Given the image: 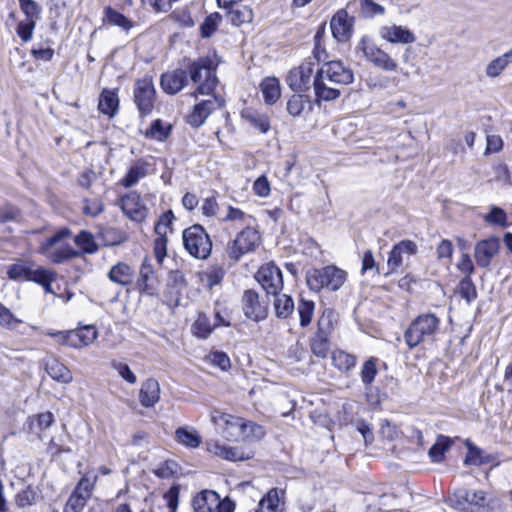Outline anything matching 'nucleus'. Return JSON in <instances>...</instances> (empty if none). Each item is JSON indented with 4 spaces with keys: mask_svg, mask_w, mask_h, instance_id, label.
<instances>
[{
    "mask_svg": "<svg viewBox=\"0 0 512 512\" xmlns=\"http://www.w3.org/2000/svg\"><path fill=\"white\" fill-rule=\"evenodd\" d=\"M324 80L344 86L353 82L354 74L341 61H329L321 66L313 81L315 95L318 100L332 101L340 96V89L325 86Z\"/></svg>",
    "mask_w": 512,
    "mask_h": 512,
    "instance_id": "nucleus-1",
    "label": "nucleus"
},
{
    "mask_svg": "<svg viewBox=\"0 0 512 512\" xmlns=\"http://www.w3.org/2000/svg\"><path fill=\"white\" fill-rule=\"evenodd\" d=\"M451 505L465 512H505L506 507L496 496L487 497L485 491L459 488L450 497Z\"/></svg>",
    "mask_w": 512,
    "mask_h": 512,
    "instance_id": "nucleus-2",
    "label": "nucleus"
},
{
    "mask_svg": "<svg viewBox=\"0 0 512 512\" xmlns=\"http://www.w3.org/2000/svg\"><path fill=\"white\" fill-rule=\"evenodd\" d=\"M440 318L433 313H424L416 317L404 333V339L410 349L422 343H433L440 330Z\"/></svg>",
    "mask_w": 512,
    "mask_h": 512,
    "instance_id": "nucleus-3",
    "label": "nucleus"
},
{
    "mask_svg": "<svg viewBox=\"0 0 512 512\" xmlns=\"http://www.w3.org/2000/svg\"><path fill=\"white\" fill-rule=\"evenodd\" d=\"M219 424L222 426L223 436L230 441H257L265 435L262 426L231 414H221Z\"/></svg>",
    "mask_w": 512,
    "mask_h": 512,
    "instance_id": "nucleus-4",
    "label": "nucleus"
},
{
    "mask_svg": "<svg viewBox=\"0 0 512 512\" xmlns=\"http://www.w3.org/2000/svg\"><path fill=\"white\" fill-rule=\"evenodd\" d=\"M347 280V272L335 265L310 269L306 273V283L311 291L320 292L326 289L338 291Z\"/></svg>",
    "mask_w": 512,
    "mask_h": 512,
    "instance_id": "nucleus-5",
    "label": "nucleus"
},
{
    "mask_svg": "<svg viewBox=\"0 0 512 512\" xmlns=\"http://www.w3.org/2000/svg\"><path fill=\"white\" fill-rule=\"evenodd\" d=\"M70 236V229H60L53 236L47 238L40 244L39 252L55 264H60L78 257L80 255L78 251H76L71 245L62 243L65 238Z\"/></svg>",
    "mask_w": 512,
    "mask_h": 512,
    "instance_id": "nucleus-6",
    "label": "nucleus"
},
{
    "mask_svg": "<svg viewBox=\"0 0 512 512\" xmlns=\"http://www.w3.org/2000/svg\"><path fill=\"white\" fill-rule=\"evenodd\" d=\"M188 73L192 82L197 85V94L210 95L217 86L215 67H213L212 60L207 57L190 62Z\"/></svg>",
    "mask_w": 512,
    "mask_h": 512,
    "instance_id": "nucleus-7",
    "label": "nucleus"
},
{
    "mask_svg": "<svg viewBox=\"0 0 512 512\" xmlns=\"http://www.w3.org/2000/svg\"><path fill=\"white\" fill-rule=\"evenodd\" d=\"M186 251L198 259H206L212 251V241L206 230L199 224L186 228L182 233Z\"/></svg>",
    "mask_w": 512,
    "mask_h": 512,
    "instance_id": "nucleus-8",
    "label": "nucleus"
},
{
    "mask_svg": "<svg viewBox=\"0 0 512 512\" xmlns=\"http://www.w3.org/2000/svg\"><path fill=\"white\" fill-rule=\"evenodd\" d=\"M356 51L361 52L368 62L383 71H395L398 67L396 60L379 48L368 36H363L360 39Z\"/></svg>",
    "mask_w": 512,
    "mask_h": 512,
    "instance_id": "nucleus-9",
    "label": "nucleus"
},
{
    "mask_svg": "<svg viewBox=\"0 0 512 512\" xmlns=\"http://www.w3.org/2000/svg\"><path fill=\"white\" fill-rule=\"evenodd\" d=\"M260 244L259 232L246 226L237 234L228 245L227 253L231 260L238 261L243 255L253 252Z\"/></svg>",
    "mask_w": 512,
    "mask_h": 512,
    "instance_id": "nucleus-10",
    "label": "nucleus"
},
{
    "mask_svg": "<svg viewBox=\"0 0 512 512\" xmlns=\"http://www.w3.org/2000/svg\"><path fill=\"white\" fill-rule=\"evenodd\" d=\"M134 102L142 116L152 112L155 102V88L149 76L138 79L134 88Z\"/></svg>",
    "mask_w": 512,
    "mask_h": 512,
    "instance_id": "nucleus-11",
    "label": "nucleus"
},
{
    "mask_svg": "<svg viewBox=\"0 0 512 512\" xmlns=\"http://www.w3.org/2000/svg\"><path fill=\"white\" fill-rule=\"evenodd\" d=\"M255 279L267 295L276 296L283 289L282 272L273 263L261 266L255 274Z\"/></svg>",
    "mask_w": 512,
    "mask_h": 512,
    "instance_id": "nucleus-12",
    "label": "nucleus"
},
{
    "mask_svg": "<svg viewBox=\"0 0 512 512\" xmlns=\"http://www.w3.org/2000/svg\"><path fill=\"white\" fill-rule=\"evenodd\" d=\"M51 336H56L63 345L73 348H81L93 343L97 338V331L94 326L87 325L76 330L68 331L67 333H54Z\"/></svg>",
    "mask_w": 512,
    "mask_h": 512,
    "instance_id": "nucleus-13",
    "label": "nucleus"
},
{
    "mask_svg": "<svg viewBox=\"0 0 512 512\" xmlns=\"http://www.w3.org/2000/svg\"><path fill=\"white\" fill-rule=\"evenodd\" d=\"M418 252L417 244L412 240H402L395 244L389 253L387 259L388 271L384 273L388 276L395 273L410 256Z\"/></svg>",
    "mask_w": 512,
    "mask_h": 512,
    "instance_id": "nucleus-14",
    "label": "nucleus"
},
{
    "mask_svg": "<svg viewBox=\"0 0 512 512\" xmlns=\"http://www.w3.org/2000/svg\"><path fill=\"white\" fill-rule=\"evenodd\" d=\"M242 308L244 315L256 322L264 320L268 315V303L260 300L259 294L253 289L244 291Z\"/></svg>",
    "mask_w": 512,
    "mask_h": 512,
    "instance_id": "nucleus-15",
    "label": "nucleus"
},
{
    "mask_svg": "<svg viewBox=\"0 0 512 512\" xmlns=\"http://www.w3.org/2000/svg\"><path fill=\"white\" fill-rule=\"evenodd\" d=\"M224 104V99L215 95L209 99L202 100L193 107L192 112L188 115V124L195 128L200 127L214 110L223 107Z\"/></svg>",
    "mask_w": 512,
    "mask_h": 512,
    "instance_id": "nucleus-16",
    "label": "nucleus"
},
{
    "mask_svg": "<svg viewBox=\"0 0 512 512\" xmlns=\"http://www.w3.org/2000/svg\"><path fill=\"white\" fill-rule=\"evenodd\" d=\"M354 18L346 10L341 9L331 18L330 28L337 42H347L353 35Z\"/></svg>",
    "mask_w": 512,
    "mask_h": 512,
    "instance_id": "nucleus-17",
    "label": "nucleus"
},
{
    "mask_svg": "<svg viewBox=\"0 0 512 512\" xmlns=\"http://www.w3.org/2000/svg\"><path fill=\"white\" fill-rule=\"evenodd\" d=\"M159 287V280L156 276L152 264L144 259L139 270L138 278L135 282V288L141 294L154 296Z\"/></svg>",
    "mask_w": 512,
    "mask_h": 512,
    "instance_id": "nucleus-18",
    "label": "nucleus"
},
{
    "mask_svg": "<svg viewBox=\"0 0 512 512\" xmlns=\"http://www.w3.org/2000/svg\"><path fill=\"white\" fill-rule=\"evenodd\" d=\"M500 240L497 237H490L479 241L474 249V258L479 267L486 268L492 259L498 254Z\"/></svg>",
    "mask_w": 512,
    "mask_h": 512,
    "instance_id": "nucleus-19",
    "label": "nucleus"
},
{
    "mask_svg": "<svg viewBox=\"0 0 512 512\" xmlns=\"http://www.w3.org/2000/svg\"><path fill=\"white\" fill-rule=\"evenodd\" d=\"M312 73L311 64L301 65L289 72L286 82L295 92L307 91L310 88Z\"/></svg>",
    "mask_w": 512,
    "mask_h": 512,
    "instance_id": "nucleus-20",
    "label": "nucleus"
},
{
    "mask_svg": "<svg viewBox=\"0 0 512 512\" xmlns=\"http://www.w3.org/2000/svg\"><path fill=\"white\" fill-rule=\"evenodd\" d=\"M160 84L166 93L175 95L188 84L187 71L183 69H175L173 71L163 73Z\"/></svg>",
    "mask_w": 512,
    "mask_h": 512,
    "instance_id": "nucleus-21",
    "label": "nucleus"
},
{
    "mask_svg": "<svg viewBox=\"0 0 512 512\" xmlns=\"http://www.w3.org/2000/svg\"><path fill=\"white\" fill-rule=\"evenodd\" d=\"M123 212L133 221H142L146 217V208L140 202V195L130 192L121 198Z\"/></svg>",
    "mask_w": 512,
    "mask_h": 512,
    "instance_id": "nucleus-22",
    "label": "nucleus"
},
{
    "mask_svg": "<svg viewBox=\"0 0 512 512\" xmlns=\"http://www.w3.org/2000/svg\"><path fill=\"white\" fill-rule=\"evenodd\" d=\"M208 451L229 461H242L252 457L251 452H244L238 447H231L217 441L208 443Z\"/></svg>",
    "mask_w": 512,
    "mask_h": 512,
    "instance_id": "nucleus-23",
    "label": "nucleus"
},
{
    "mask_svg": "<svg viewBox=\"0 0 512 512\" xmlns=\"http://www.w3.org/2000/svg\"><path fill=\"white\" fill-rule=\"evenodd\" d=\"M380 35L390 43L410 44L416 41V37L411 30L397 25L382 27Z\"/></svg>",
    "mask_w": 512,
    "mask_h": 512,
    "instance_id": "nucleus-24",
    "label": "nucleus"
},
{
    "mask_svg": "<svg viewBox=\"0 0 512 512\" xmlns=\"http://www.w3.org/2000/svg\"><path fill=\"white\" fill-rule=\"evenodd\" d=\"M134 276V269L125 262L116 263L110 268L107 274V277L111 282L122 287L131 285L133 283Z\"/></svg>",
    "mask_w": 512,
    "mask_h": 512,
    "instance_id": "nucleus-25",
    "label": "nucleus"
},
{
    "mask_svg": "<svg viewBox=\"0 0 512 512\" xmlns=\"http://www.w3.org/2000/svg\"><path fill=\"white\" fill-rule=\"evenodd\" d=\"M160 399V385L157 380L149 378L141 385L139 400L146 408L153 407Z\"/></svg>",
    "mask_w": 512,
    "mask_h": 512,
    "instance_id": "nucleus-26",
    "label": "nucleus"
},
{
    "mask_svg": "<svg viewBox=\"0 0 512 512\" xmlns=\"http://www.w3.org/2000/svg\"><path fill=\"white\" fill-rule=\"evenodd\" d=\"M218 505L219 495L212 490L200 492L192 501L195 512H214Z\"/></svg>",
    "mask_w": 512,
    "mask_h": 512,
    "instance_id": "nucleus-27",
    "label": "nucleus"
},
{
    "mask_svg": "<svg viewBox=\"0 0 512 512\" xmlns=\"http://www.w3.org/2000/svg\"><path fill=\"white\" fill-rule=\"evenodd\" d=\"M0 326L12 330L17 331L21 334H26L29 328H33L32 326L25 325L21 319L15 317V315L11 312L9 308L4 306L0 302Z\"/></svg>",
    "mask_w": 512,
    "mask_h": 512,
    "instance_id": "nucleus-28",
    "label": "nucleus"
},
{
    "mask_svg": "<svg viewBox=\"0 0 512 512\" xmlns=\"http://www.w3.org/2000/svg\"><path fill=\"white\" fill-rule=\"evenodd\" d=\"M241 117L261 133H267L270 129V121L268 116L253 108L243 109L241 111Z\"/></svg>",
    "mask_w": 512,
    "mask_h": 512,
    "instance_id": "nucleus-29",
    "label": "nucleus"
},
{
    "mask_svg": "<svg viewBox=\"0 0 512 512\" xmlns=\"http://www.w3.org/2000/svg\"><path fill=\"white\" fill-rule=\"evenodd\" d=\"M119 107V98L115 90L104 89L99 97L98 109L101 113L113 117Z\"/></svg>",
    "mask_w": 512,
    "mask_h": 512,
    "instance_id": "nucleus-30",
    "label": "nucleus"
},
{
    "mask_svg": "<svg viewBox=\"0 0 512 512\" xmlns=\"http://www.w3.org/2000/svg\"><path fill=\"white\" fill-rule=\"evenodd\" d=\"M46 371L52 379L64 384L70 383L73 379L71 371L57 359L47 361Z\"/></svg>",
    "mask_w": 512,
    "mask_h": 512,
    "instance_id": "nucleus-31",
    "label": "nucleus"
},
{
    "mask_svg": "<svg viewBox=\"0 0 512 512\" xmlns=\"http://www.w3.org/2000/svg\"><path fill=\"white\" fill-rule=\"evenodd\" d=\"M261 91L266 104L277 102L281 95L280 82L275 77H267L261 82Z\"/></svg>",
    "mask_w": 512,
    "mask_h": 512,
    "instance_id": "nucleus-32",
    "label": "nucleus"
},
{
    "mask_svg": "<svg viewBox=\"0 0 512 512\" xmlns=\"http://www.w3.org/2000/svg\"><path fill=\"white\" fill-rule=\"evenodd\" d=\"M332 363L342 373H348L355 368L357 358L344 350H335L332 352Z\"/></svg>",
    "mask_w": 512,
    "mask_h": 512,
    "instance_id": "nucleus-33",
    "label": "nucleus"
},
{
    "mask_svg": "<svg viewBox=\"0 0 512 512\" xmlns=\"http://www.w3.org/2000/svg\"><path fill=\"white\" fill-rule=\"evenodd\" d=\"M227 19L232 25L239 27L242 24L252 22L253 11L246 5L231 7L227 12Z\"/></svg>",
    "mask_w": 512,
    "mask_h": 512,
    "instance_id": "nucleus-34",
    "label": "nucleus"
},
{
    "mask_svg": "<svg viewBox=\"0 0 512 512\" xmlns=\"http://www.w3.org/2000/svg\"><path fill=\"white\" fill-rule=\"evenodd\" d=\"M104 21L113 26H118L126 32L134 27V23L124 14L108 6L104 9Z\"/></svg>",
    "mask_w": 512,
    "mask_h": 512,
    "instance_id": "nucleus-35",
    "label": "nucleus"
},
{
    "mask_svg": "<svg viewBox=\"0 0 512 512\" xmlns=\"http://www.w3.org/2000/svg\"><path fill=\"white\" fill-rule=\"evenodd\" d=\"M337 323V315L334 310L325 309L317 321L316 334L330 336Z\"/></svg>",
    "mask_w": 512,
    "mask_h": 512,
    "instance_id": "nucleus-36",
    "label": "nucleus"
},
{
    "mask_svg": "<svg viewBox=\"0 0 512 512\" xmlns=\"http://www.w3.org/2000/svg\"><path fill=\"white\" fill-rule=\"evenodd\" d=\"M147 168L148 165L146 163L137 162L129 168L126 176L122 179L121 184L126 188L136 185L139 180L148 174Z\"/></svg>",
    "mask_w": 512,
    "mask_h": 512,
    "instance_id": "nucleus-37",
    "label": "nucleus"
},
{
    "mask_svg": "<svg viewBox=\"0 0 512 512\" xmlns=\"http://www.w3.org/2000/svg\"><path fill=\"white\" fill-rule=\"evenodd\" d=\"M39 495L37 491L30 485L18 491L14 496V504L20 508L25 509L37 503Z\"/></svg>",
    "mask_w": 512,
    "mask_h": 512,
    "instance_id": "nucleus-38",
    "label": "nucleus"
},
{
    "mask_svg": "<svg viewBox=\"0 0 512 512\" xmlns=\"http://www.w3.org/2000/svg\"><path fill=\"white\" fill-rule=\"evenodd\" d=\"M274 297V310L276 317L281 319L288 318L294 311L293 299L289 295L279 293Z\"/></svg>",
    "mask_w": 512,
    "mask_h": 512,
    "instance_id": "nucleus-39",
    "label": "nucleus"
},
{
    "mask_svg": "<svg viewBox=\"0 0 512 512\" xmlns=\"http://www.w3.org/2000/svg\"><path fill=\"white\" fill-rule=\"evenodd\" d=\"M453 441L444 435L438 436L436 442L429 449V457L435 463H439L444 459L445 452L452 446Z\"/></svg>",
    "mask_w": 512,
    "mask_h": 512,
    "instance_id": "nucleus-40",
    "label": "nucleus"
},
{
    "mask_svg": "<svg viewBox=\"0 0 512 512\" xmlns=\"http://www.w3.org/2000/svg\"><path fill=\"white\" fill-rule=\"evenodd\" d=\"M252 217L239 208H235L231 205L227 207L226 214L221 217L222 222H233L236 226L246 227L250 226Z\"/></svg>",
    "mask_w": 512,
    "mask_h": 512,
    "instance_id": "nucleus-41",
    "label": "nucleus"
},
{
    "mask_svg": "<svg viewBox=\"0 0 512 512\" xmlns=\"http://www.w3.org/2000/svg\"><path fill=\"white\" fill-rule=\"evenodd\" d=\"M310 349L318 358H326L330 351V336L314 334L310 339Z\"/></svg>",
    "mask_w": 512,
    "mask_h": 512,
    "instance_id": "nucleus-42",
    "label": "nucleus"
},
{
    "mask_svg": "<svg viewBox=\"0 0 512 512\" xmlns=\"http://www.w3.org/2000/svg\"><path fill=\"white\" fill-rule=\"evenodd\" d=\"M510 58H512V49L503 54L502 56L492 60L486 66V75L490 78H495L499 76L502 73V71L508 66Z\"/></svg>",
    "mask_w": 512,
    "mask_h": 512,
    "instance_id": "nucleus-43",
    "label": "nucleus"
},
{
    "mask_svg": "<svg viewBox=\"0 0 512 512\" xmlns=\"http://www.w3.org/2000/svg\"><path fill=\"white\" fill-rule=\"evenodd\" d=\"M96 480V475L92 479H90L88 476L82 477L78 482L77 486L75 487V489L73 490L72 495L79 497V499H82L84 501H88L92 496Z\"/></svg>",
    "mask_w": 512,
    "mask_h": 512,
    "instance_id": "nucleus-44",
    "label": "nucleus"
},
{
    "mask_svg": "<svg viewBox=\"0 0 512 512\" xmlns=\"http://www.w3.org/2000/svg\"><path fill=\"white\" fill-rule=\"evenodd\" d=\"M175 438L180 443L189 448H196L201 443V437L194 430L180 427L175 432Z\"/></svg>",
    "mask_w": 512,
    "mask_h": 512,
    "instance_id": "nucleus-45",
    "label": "nucleus"
},
{
    "mask_svg": "<svg viewBox=\"0 0 512 512\" xmlns=\"http://www.w3.org/2000/svg\"><path fill=\"white\" fill-rule=\"evenodd\" d=\"M279 502L278 490L273 488L259 501L258 509L255 512H277Z\"/></svg>",
    "mask_w": 512,
    "mask_h": 512,
    "instance_id": "nucleus-46",
    "label": "nucleus"
},
{
    "mask_svg": "<svg viewBox=\"0 0 512 512\" xmlns=\"http://www.w3.org/2000/svg\"><path fill=\"white\" fill-rule=\"evenodd\" d=\"M315 303L311 300L301 298L298 302L297 313L300 319V326L307 327L313 318Z\"/></svg>",
    "mask_w": 512,
    "mask_h": 512,
    "instance_id": "nucleus-47",
    "label": "nucleus"
},
{
    "mask_svg": "<svg viewBox=\"0 0 512 512\" xmlns=\"http://www.w3.org/2000/svg\"><path fill=\"white\" fill-rule=\"evenodd\" d=\"M457 292L461 298L465 299L467 304H470L477 298V290L471 277H464L457 286Z\"/></svg>",
    "mask_w": 512,
    "mask_h": 512,
    "instance_id": "nucleus-48",
    "label": "nucleus"
},
{
    "mask_svg": "<svg viewBox=\"0 0 512 512\" xmlns=\"http://www.w3.org/2000/svg\"><path fill=\"white\" fill-rule=\"evenodd\" d=\"M222 21V15L218 12L208 15L200 26L201 36L209 38L216 31L217 27Z\"/></svg>",
    "mask_w": 512,
    "mask_h": 512,
    "instance_id": "nucleus-49",
    "label": "nucleus"
},
{
    "mask_svg": "<svg viewBox=\"0 0 512 512\" xmlns=\"http://www.w3.org/2000/svg\"><path fill=\"white\" fill-rule=\"evenodd\" d=\"M377 359L374 357H370L363 364V367L360 372L361 381L365 386H369L374 381L378 370L376 366Z\"/></svg>",
    "mask_w": 512,
    "mask_h": 512,
    "instance_id": "nucleus-50",
    "label": "nucleus"
},
{
    "mask_svg": "<svg viewBox=\"0 0 512 512\" xmlns=\"http://www.w3.org/2000/svg\"><path fill=\"white\" fill-rule=\"evenodd\" d=\"M309 100L302 94H294L287 102V112L293 116H300Z\"/></svg>",
    "mask_w": 512,
    "mask_h": 512,
    "instance_id": "nucleus-51",
    "label": "nucleus"
},
{
    "mask_svg": "<svg viewBox=\"0 0 512 512\" xmlns=\"http://www.w3.org/2000/svg\"><path fill=\"white\" fill-rule=\"evenodd\" d=\"M484 221L491 225H498L503 228L508 226L506 212L497 206H491L490 212L484 216Z\"/></svg>",
    "mask_w": 512,
    "mask_h": 512,
    "instance_id": "nucleus-52",
    "label": "nucleus"
},
{
    "mask_svg": "<svg viewBox=\"0 0 512 512\" xmlns=\"http://www.w3.org/2000/svg\"><path fill=\"white\" fill-rule=\"evenodd\" d=\"M76 245H78L84 253H95L98 250L93 236L87 231H81L74 239Z\"/></svg>",
    "mask_w": 512,
    "mask_h": 512,
    "instance_id": "nucleus-53",
    "label": "nucleus"
},
{
    "mask_svg": "<svg viewBox=\"0 0 512 512\" xmlns=\"http://www.w3.org/2000/svg\"><path fill=\"white\" fill-rule=\"evenodd\" d=\"M170 127L165 128L163 121L160 119L155 120L150 128L145 132V136L158 141L165 140L169 135Z\"/></svg>",
    "mask_w": 512,
    "mask_h": 512,
    "instance_id": "nucleus-54",
    "label": "nucleus"
},
{
    "mask_svg": "<svg viewBox=\"0 0 512 512\" xmlns=\"http://www.w3.org/2000/svg\"><path fill=\"white\" fill-rule=\"evenodd\" d=\"M224 275L225 272L223 269L212 268L211 270L201 274V281L211 290L214 286L219 285L222 282Z\"/></svg>",
    "mask_w": 512,
    "mask_h": 512,
    "instance_id": "nucleus-55",
    "label": "nucleus"
},
{
    "mask_svg": "<svg viewBox=\"0 0 512 512\" xmlns=\"http://www.w3.org/2000/svg\"><path fill=\"white\" fill-rule=\"evenodd\" d=\"M30 271V266L25 265L21 262L11 264L7 268V276L11 280L15 281H27L28 274Z\"/></svg>",
    "mask_w": 512,
    "mask_h": 512,
    "instance_id": "nucleus-56",
    "label": "nucleus"
},
{
    "mask_svg": "<svg viewBox=\"0 0 512 512\" xmlns=\"http://www.w3.org/2000/svg\"><path fill=\"white\" fill-rule=\"evenodd\" d=\"M27 20L37 21L40 18L41 7L34 0H18Z\"/></svg>",
    "mask_w": 512,
    "mask_h": 512,
    "instance_id": "nucleus-57",
    "label": "nucleus"
},
{
    "mask_svg": "<svg viewBox=\"0 0 512 512\" xmlns=\"http://www.w3.org/2000/svg\"><path fill=\"white\" fill-rule=\"evenodd\" d=\"M361 13L364 17L372 18L376 15H383L385 8L373 0H360Z\"/></svg>",
    "mask_w": 512,
    "mask_h": 512,
    "instance_id": "nucleus-58",
    "label": "nucleus"
},
{
    "mask_svg": "<svg viewBox=\"0 0 512 512\" xmlns=\"http://www.w3.org/2000/svg\"><path fill=\"white\" fill-rule=\"evenodd\" d=\"M35 27L36 21L27 19L25 21H20L16 28L17 35L23 42H28L32 39Z\"/></svg>",
    "mask_w": 512,
    "mask_h": 512,
    "instance_id": "nucleus-59",
    "label": "nucleus"
},
{
    "mask_svg": "<svg viewBox=\"0 0 512 512\" xmlns=\"http://www.w3.org/2000/svg\"><path fill=\"white\" fill-rule=\"evenodd\" d=\"M194 334L200 338H207L212 332V326L205 315H200L193 324Z\"/></svg>",
    "mask_w": 512,
    "mask_h": 512,
    "instance_id": "nucleus-60",
    "label": "nucleus"
},
{
    "mask_svg": "<svg viewBox=\"0 0 512 512\" xmlns=\"http://www.w3.org/2000/svg\"><path fill=\"white\" fill-rule=\"evenodd\" d=\"M52 274H54L53 271L44 267H37L36 269L30 267L27 281H33L42 285Z\"/></svg>",
    "mask_w": 512,
    "mask_h": 512,
    "instance_id": "nucleus-61",
    "label": "nucleus"
},
{
    "mask_svg": "<svg viewBox=\"0 0 512 512\" xmlns=\"http://www.w3.org/2000/svg\"><path fill=\"white\" fill-rule=\"evenodd\" d=\"M103 210H104V204L102 203V201L100 199H91V200L85 199L84 200L83 212L86 215L95 217V216L99 215L101 212H103Z\"/></svg>",
    "mask_w": 512,
    "mask_h": 512,
    "instance_id": "nucleus-62",
    "label": "nucleus"
},
{
    "mask_svg": "<svg viewBox=\"0 0 512 512\" xmlns=\"http://www.w3.org/2000/svg\"><path fill=\"white\" fill-rule=\"evenodd\" d=\"M113 368L119 375L130 384H135L137 381L136 375L132 372L129 366L125 363L114 362Z\"/></svg>",
    "mask_w": 512,
    "mask_h": 512,
    "instance_id": "nucleus-63",
    "label": "nucleus"
},
{
    "mask_svg": "<svg viewBox=\"0 0 512 512\" xmlns=\"http://www.w3.org/2000/svg\"><path fill=\"white\" fill-rule=\"evenodd\" d=\"M86 504L87 501L79 499V497L73 496L71 494L63 512H82Z\"/></svg>",
    "mask_w": 512,
    "mask_h": 512,
    "instance_id": "nucleus-64",
    "label": "nucleus"
}]
</instances>
